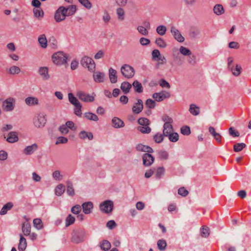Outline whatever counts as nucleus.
I'll return each mask as SVG.
<instances>
[{
  "label": "nucleus",
  "instance_id": "nucleus-1",
  "mask_svg": "<svg viewBox=\"0 0 251 251\" xmlns=\"http://www.w3.org/2000/svg\"><path fill=\"white\" fill-rule=\"evenodd\" d=\"M72 242L78 244L84 241L86 233L84 229L78 228L74 229L71 233Z\"/></svg>",
  "mask_w": 251,
  "mask_h": 251
},
{
  "label": "nucleus",
  "instance_id": "nucleus-2",
  "mask_svg": "<svg viewBox=\"0 0 251 251\" xmlns=\"http://www.w3.org/2000/svg\"><path fill=\"white\" fill-rule=\"evenodd\" d=\"M68 98L69 101L71 104L74 105L75 107V114L78 117H81V108L82 105L78 100L75 97L73 93H69L68 94Z\"/></svg>",
  "mask_w": 251,
  "mask_h": 251
},
{
  "label": "nucleus",
  "instance_id": "nucleus-3",
  "mask_svg": "<svg viewBox=\"0 0 251 251\" xmlns=\"http://www.w3.org/2000/svg\"><path fill=\"white\" fill-rule=\"evenodd\" d=\"M67 54L62 51L57 52L52 55V61L57 65H61L67 63Z\"/></svg>",
  "mask_w": 251,
  "mask_h": 251
},
{
  "label": "nucleus",
  "instance_id": "nucleus-4",
  "mask_svg": "<svg viewBox=\"0 0 251 251\" xmlns=\"http://www.w3.org/2000/svg\"><path fill=\"white\" fill-rule=\"evenodd\" d=\"M121 72L122 75L127 79L132 78L135 74L134 68L127 64H124L121 67Z\"/></svg>",
  "mask_w": 251,
  "mask_h": 251
},
{
  "label": "nucleus",
  "instance_id": "nucleus-5",
  "mask_svg": "<svg viewBox=\"0 0 251 251\" xmlns=\"http://www.w3.org/2000/svg\"><path fill=\"white\" fill-rule=\"evenodd\" d=\"M80 64L82 66L87 67L89 71H94L96 68L94 61L89 57H83L80 61Z\"/></svg>",
  "mask_w": 251,
  "mask_h": 251
},
{
  "label": "nucleus",
  "instance_id": "nucleus-6",
  "mask_svg": "<svg viewBox=\"0 0 251 251\" xmlns=\"http://www.w3.org/2000/svg\"><path fill=\"white\" fill-rule=\"evenodd\" d=\"M114 208L113 202L110 200H106L101 203L100 205V210L105 213H111Z\"/></svg>",
  "mask_w": 251,
  "mask_h": 251
},
{
  "label": "nucleus",
  "instance_id": "nucleus-7",
  "mask_svg": "<svg viewBox=\"0 0 251 251\" xmlns=\"http://www.w3.org/2000/svg\"><path fill=\"white\" fill-rule=\"evenodd\" d=\"M64 10H65V7L61 6L55 11L54 19L56 22L59 23L65 19L66 15H65Z\"/></svg>",
  "mask_w": 251,
  "mask_h": 251
},
{
  "label": "nucleus",
  "instance_id": "nucleus-8",
  "mask_svg": "<svg viewBox=\"0 0 251 251\" xmlns=\"http://www.w3.org/2000/svg\"><path fill=\"white\" fill-rule=\"evenodd\" d=\"M76 96L78 97L79 100L85 102H93L95 100L93 96L81 91L77 92Z\"/></svg>",
  "mask_w": 251,
  "mask_h": 251
},
{
  "label": "nucleus",
  "instance_id": "nucleus-9",
  "mask_svg": "<svg viewBox=\"0 0 251 251\" xmlns=\"http://www.w3.org/2000/svg\"><path fill=\"white\" fill-rule=\"evenodd\" d=\"M14 99L10 98L5 100L2 103V108L4 111H10L14 109Z\"/></svg>",
  "mask_w": 251,
  "mask_h": 251
},
{
  "label": "nucleus",
  "instance_id": "nucleus-10",
  "mask_svg": "<svg viewBox=\"0 0 251 251\" xmlns=\"http://www.w3.org/2000/svg\"><path fill=\"white\" fill-rule=\"evenodd\" d=\"M168 121L166 122L164 124V129L163 131V133H164V135H167L169 133L173 131V127L172 125V123H173V119L171 117L167 116Z\"/></svg>",
  "mask_w": 251,
  "mask_h": 251
},
{
  "label": "nucleus",
  "instance_id": "nucleus-11",
  "mask_svg": "<svg viewBox=\"0 0 251 251\" xmlns=\"http://www.w3.org/2000/svg\"><path fill=\"white\" fill-rule=\"evenodd\" d=\"M143 163L144 166H150L154 162V158L150 153H145L142 156Z\"/></svg>",
  "mask_w": 251,
  "mask_h": 251
},
{
  "label": "nucleus",
  "instance_id": "nucleus-12",
  "mask_svg": "<svg viewBox=\"0 0 251 251\" xmlns=\"http://www.w3.org/2000/svg\"><path fill=\"white\" fill-rule=\"evenodd\" d=\"M171 32L173 34L175 39L178 42L182 43L184 41V38L182 36L178 30L174 26H172L171 29Z\"/></svg>",
  "mask_w": 251,
  "mask_h": 251
},
{
  "label": "nucleus",
  "instance_id": "nucleus-13",
  "mask_svg": "<svg viewBox=\"0 0 251 251\" xmlns=\"http://www.w3.org/2000/svg\"><path fill=\"white\" fill-rule=\"evenodd\" d=\"M143 101L141 99L137 100V102L132 107V111L134 114L140 113L143 109Z\"/></svg>",
  "mask_w": 251,
  "mask_h": 251
},
{
  "label": "nucleus",
  "instance_id": "nucleus-14",
  "mask_svg": "<svg viewBox=\"0 0 251 251\" xmlns=\"http://www.w3.org/2000/svg\"><path fill=\"white\" fill-rule=\"evenodd\" d=\"M137 151L151 153L153 152V149L149 146L144 145L142 144H138L136 147Z\"/></svg>",
  "mask_w": 251,
  "mask_h": 251
},
{
  "label": "nucleus",
  "instance_id": "nucleus-15",
  "mask_svg": "<svg viewBox=\"0 0 251 251\" xmlns=\"http://www.w3.org/2000/svg\"><path fill=\"white\" fill-rule=\"evenodd\" d=\"M46 123V119L44 116L39 114L37 120L34 121L35 126L38 127H43Z\"/></svg>",
  "mask_w": 251,
  "mask_h": 251
},
{
  "label": "nucleus",
  "instance_id": "nucleus-16",
  "mask_svg": "<svg viewBox=\"0 0 251 251\" xmlns=\"http://www.w3.org/2000/svg\"><path fill=\"white\" fill-rule=\"evenodd\" d=\"M19 140L18 134L16 131H11L8 134V137L6 141L10 143H14L17 142Z\"/></svg>",
  "mask_w": 251,
  "mask_h": 251
},
{
  "label": "nucleus",
  "instance_id": "nucleus-17",
  "mask_svg": "<svg viewBox=\"0 0 251 251\" xmlns=\"http://www.w3.org/2000/svg\"><path fill=\"white\" fill-rule=\"evenodd\" d=\"M113 126L116 128L123 127L125 126L124 122L119 118L115 117L112 120Z\"/></svg>",
  "mask_w": 251,
  "mask_h": 251
},
{
  "label": "nucleus",
  "instance_id": "nucleus-18",
  "mask_svg": "<svg viewBox=\"0 0 251 251\" xmlns=\"http://www.w3.org/2000/svg\"><path fill=\"white\" fill-rule=\"evenodd\" d=\"M82 207L83 212L86 214H88L91 212V209L93 207V204L92 202L88 201L83 203Z\"/></svg>",
  "mask_w": 251,
  "mask_h": 251
},
{
  "label": "nucleus",
  "instance_id": "nucleus-19",
  "mask_svg": "<svg viewBox=\"0 0 251 251\" xmlns=\"http://www.w3.org/2000/svg\"><path fill=\"white\" fill-rule=\"evenodd\" d=\"M109 77L112 83H115L117 82V71L112 68L109 69Z\"/></svg>",
  "mask_w": 251,
  "mask_h": 251
},
{
  "label": "nucleus",
  "instance_id": "nucleus-20",
  "mask_svg": "<svg viewBox=\"0 0 251 251\" xmlns=\"http://www.w3.org/2000/svg\"><path fill=\"white\" fill-rule=\"evenodd\" d=\"M39 73L44 79L47 80L50 77L48 73V68L46 67H40L39 69Z\"/></svg>",
  "mask_w": 251,
  "mask_h": 251
},
{
  "label": "nucleus",
  "instance_id": "nucleus-21",
  "mask_svg": "<svg viewBox=\"0 0 251 251\" xmlns=\"http://www.w3.org/2000/svg\"><path fill=\"white\" fill-rule=\"evenodd\" d=\"M20 239L18 245V250L19 251H24L27 246V243L26 239L24 237L22 234L20 235Z\"/></svg>",
  "mask_w": 251,
  "mask_h": 251
},
{
  "label": "nucleus",
  "instance_id": "nucleus-22",
  "mask_svg": "<svg viewBox=\"0 0 251 251\" xmlns=\"http://www.w3.org/2000/svg\"><path fill=\"white\" fill-rule=\"evenodd\" d=\"M37 148V145L34 143L31 146L26 147L24 150V153L26 155H30L33 153Z\"/></svg>",
  "mask_w": 251,
  "mask_h": 251
},
{
  "label": "nucleus",
  "instance_id": "nucleus-23",
  "mask_svg": "<svg viewBox=\"0 0 251 251\" xmlns=\"http://www.w3.org/2000/svg\"><path fill=\"white\" fill-rule=\"evenodd\" d=\"M64 12L66 16L73 15L76 11V6L75 5H71L67 8L65 7Z\"/></svg>",
  "mask_w": 251,
  "mask_h": 251
},
{
  "label": "nucleus",
  "instance_id": "nucleus-24",
  "mask_svg": "<svg viewBox=\"0 0 251 251\" xmlns=\"http://www.w3.org/2000/svg\"><path fill=\"white\" fill-rule=\"evenodd\" d=\"M22 229L24 234L26 236H28L30 234V224L28 222L24 223L22 224Z\"/></svg>",
  "mask_w": 251,
  "mask_h": 251
},
{
  "label": "nucleus",
  "instance_id": "nucleus-25",
  "mask_svg": "<svg viewBox=\"0 0 251 251\" xmlns=\"http://www.w3.org/2000/svg\"><path fill=\"white\" fill-rule=\"evenodd\" d=\"M132 85L127 81L123 82L121 85V89L125 94H127L129 92Z\"/></svg>",
  "mask_w": 251,
  "mask_h": 251
},
{
  "label": "nucleus",
  "instance_id": "nucleus-26",
  "mask_svg": "<svg viewBox=\"0 0 251 251\" xmlns=\"http://www.w3.org/2000/svg\"><path fill=\"white\" fill-rule=\"evenodd\" d=\"M79 137L81 139H85L88 138L89 140H92L93 139V135L92 132L83 130L79 133Z\"/></svg>",
  "mask_w": 251,
  "mask_h": 251
},
{
  "label": "nucleus",
  "instance_id": "nucleus-27",
  "mask_svg": "<svg viewBox=\"0 0 251 251\" xmlns=\"http://www.w3.org/2000/svg\"><path fill=\"white\" fill-rule=\"evenodd\" d=\"M93 77L95 82L97 83H100L104 81V74L101 72H98L94 73Z\"/></svg>",
  "mask_w": 251,
  "mask_h": 251
},
{
  "label": "nucleus",
  "instance_id": "nucleus-28",
  "mask_svg": "<svg viewBox=\"0 0 251 251\" xmlns=\"http://www.w3.org/2000/svg\"><path fill=\"white\" fill-rule=\"evenodd\" d=\"M67 185V193L70 196H74L75 195V190L73 188V183L68 180L66 182Z\"/></svg>",
  "mask_w": 251,
  "mask_h": 251
},
{
  "label": "nucleus",
  "instance_id": "nucleus-29",
  "mask_svg": "<svg viewBox=\"0 0 251 251\" xmlns=\"http://www.w3.org/2000/svg\"><path fill=\"white\" fill-rule=\"evenodd\" d=\"M38 42L42 48H46L47 47L48 41L45 34H42L39 36Z\"/></svg>",
  "mask_w": 251,
  "mask_h": 251
},
{
  "label": "nucleus",
  "instance_id": "nucleus-30",
  "mask_svg": "<svg viewBox=\"0 0 251 251\" xmlns=\"http://www.w3.org/2000/svg\"><path fill=\"white\" fill-rule=\"evenodd\" d=\"M132 86L134 88L135 92L141 93L143 91L142 85L140 82L137 80H135L132 83Z\"/></svg>",
  "mask_w": 251,
  "mask_h": 251
},
{
  "label": "nucleus",
  "instance_id": "nucleus-31",
  "mask_svg": "<svg viewBox=\"0 0 251 251\" xmlns=\"http://www.w3.org/2000/svg\"><path fill=\"white\" fill-rule=\"evenodd\" d=\"M13 206V204L11 202H8L6 203L0 211V214L1 215H5L6 214L8 210L11 209V208Z\"/></svg>",
  "mask_w": 251,
  "mask_h": 251
},
{
  "label": "nucleus",
  "instance_id": "nucleus-32",
  "mask_svg": "<svg viewBox=\"0 0 251 251\" xmlns=\"http://www.w3.org/2000/svg\"><path fill=\"white\" fill-rule=\"evenodd\" d=\"M65 186L62 184L58 185L55 189V193L58 196H61L65 192Z\"/></svg>",
  "mask_w": 251,
  "mask_h": 251
},
{
  "label": "nucleus",
  "instance_id": "nucleus-33",
  "mask_svg": "<svg viewBox=\"0 0 251 251\" xmlns=\"http://www.w3.org/2000/svg\"><path fill=\"white\" fill-rule=\"evenodd\" d=\"M165 136H168L169 140L172 142H176L179 139V135L177 132H170Z\"/></svg>",
  "mask_w": 251,
  "mask_h": 251
},
{
  "label": "nucleus",
  "instance_id": "nucleus-34",
  "mask_svg": "<svg viewBox=\"0 0 251 251\" xmlns=\"http://www.w3.org/2000/svg\"><path fill=\"white\" fill-rule=\"evenodd\" d=\"M25 101L28 105H35L38 104V100L36 98L29 97L25 99Z\"/></svg>",
  "mask_w": 251,
  "mask_h": 251
},
{
  "label": "nucleus",
  "instance_id": "nucleus-35",
  "mask_svg": "<svg viewBox=\"0 0 251 251\" xmlns=\"http://www.w3.org/2000/svg\"><path fill=\"white\" fill-rule=\"evenodd\" d=\"M232 73V74L235 76H238L242 70V68L241 66L236 65L235 68H234L233 66L230 67L229 69Z\"/></svg>",
  "mask_w": 251,
  "mask_h": 251
},
{
  "label": "nucleus",
  "instance_id": "nucleus-36",
  "mask_svg": "<svg viewBox=\"0 0 251 251\" xmlns=\"http://www.w3.org/2000/svg\"><path fill=\"white\" fill-rule=\"evenodd\" d=\"M189 111L193 115L197 116L200 114V108L194 104H191L190 105Z\"/></svg>",
  "mask_w": 251,
  "mask_h": 251
},
{
  "label": "nucleus",
  "instance_id": "nucleus-37",
  "mask_svg": "<svg viewBox=\"0 0 251 251\" xmlns=\"http://www.w3.org/2000/svg\"><path fill=\"white\" fill-rule=\"evenodd\" d=\"M100 247L102 250L107 251L111 248V244L108 241L103 240L100 243Z\"/></svg>",
  "mask_w": 251,
  "mask_h": 251
},
{
  "label": "nucleus",
  "instance_id": "nucleus-38",
  "mask_svg": "<svg viewBox=\"0 0 251 251\" xmlns=\"http://www.w3.org/2000/svg\"><path fill=\"white\" fill-rule=\"evenodd\" d=\"M215 14L217 15H220L224 13L223 6L221 4H216L213 8Z\"/></svg>",
  "mask_w": 251,
  "mask_h": 251
},
{
  "label": "nucleus",
  "instance_id": "nucleus-39",
  "mask_svg": "<svg viewBox=\"0 0 251 251\" xmlns=\"http://www.w3.org/2000/svg\"><path fill=\"white\" fill-rule=\"evenodd\" d=\"M157 245L160 251H164L167 247V243L164 239H159L157 242Z\"/></svg>",
  "mask_w": 251,
  "mask_h": 251
},
{
  "label": "nucleus",
  "instance_id": "nucleus-40",
  "mask_svg": "<svg viewBox=\"0 0 251 251\" xmlns=\"http://www.w3.org/2000/svg\"><path fill=\"white\" fill-rule=\"evenodd\" d=\"M84 117L88 120L98 121L99 120L98 117L95 114L91 112H87L84 114Z\"/></svg>",
  "mask_w": 251,
  "mask_h": 251
},
{
  "label": "nucleus",
  "instance_id": "nucleus-41",
  "mask_svg": "<svg viewBox=\"0 0 251 251\" xmlns=\"http://www.w3.org/2000/svg\"><path fill=\"white\" fill-rule=\"evenodd\" d=\"M75 218L71 214H69L65 220L66 227L73 225L75 222Z\"/></svg>",
  "mask_w": 251,
  "mask_h": 251
},
{
  "label": "nucleus",
  "instance_id": "nucleus-42",
  "mask_svg": "<svg viewBox=\"0 0 251 251\" xmlns=\"http://www.w3.org/2000/svg\"><path fill=\"white\" fill-rule=\"evenodd\" d=\"M33 224L34 226L38 229H41L43 227V224L42 220L39 218H36L34 219Z\"/></svg>",
  "mask_w": 251,
  "mask_h": 251
},
{
  "label": "nucleus",
  "instance_id": "nucleus-43",
  "mask_svg": "<svg viewBox=\"0 0 251 251\" xmlns=\"http://www.w3.org/2000/svg\"><path fill=\"white\" fill-rule=\"evenodd\" d=\"M164 136H165L164 133L163 134L157 133L153 136V139L155 143H160L163 141Z\"/></svg>",
  "mask_w": 251,
  "mask_h": 251
},
{
  "label": "nucleus",
  "instance_id": "nucleus-44",
  "mask_svg": "<svg viewBox=\"0 0 251 251\" xmlns=\"http://www.w3.org/2000/svg\"><path fill=\"white\" fill-rule=\"evenodd\" d=\"M201 234L202 237H207L209 235V228L206 226H202L201 228Z\"/></svg>",
  "mask_w": 251,
  "mask_h": 251
},
{
  "label": "nucleus",
  "instance_id": "nucleus-45",
  "mask_svg": "<svg viewBox=\"0 0 251 251\" xmlns=\"http://www.w3.org/2000/svg\"><path fill=\"white\" fill-rule=\"evenodd\" d=\"M34 16L36 18L43 17L44 16V12L41 7L34 8L33 10Z\"/></svg>",
  "mask_w": 251,
  "mask_h": 251
},
{
  "label": "nucleus",
  "instance_id": "nucleus-46",
  "mask_svg": "<svg viewBox=\"0 0 251 251\" xmlns=\"http://www.w3.org/2000/svg\"><path fill=\"white\" fill-rule=\"evenodd\" d=\"M246 147V145L245 143H236L233 146V150L235 152H239L245 148Z\"/></svg>",
  "mask_w": 251,
  "mask_h": 251
},
{
  "label": "nucleus",
  "instance_id": "nucleus-47",
  "mask_svg": "<svg viewBox=\"0 0 251 251\" xmlns=\"http://www.w3.org/2000/svg\"><path fill=\"white\" fill-rule=\"evenodd\" d=\"M180 132L184 135H189L191 134L190 128L189 126H183L180 128Z\"/></svg>",
  "mask_w": 251,
  "mask_h": 251
},
{
  "label": "nucleus",
  "instance_id": "nucleus-48",
  "mask_svg": "<svg viewBox=\"0 0 251 251\" xmlns=\"http://www.w3.org/2000/svg\"><path fill=\"white\" fill-rule=\"evenodd\" d=\"M48 42L49 46L51 48H56L57 42L54 36L50 37L49 39Z\"/></svg>",
  "mask_w": 251,
  "mask_h": 251
},
{
  "label": "nucleus",
  "instance_id": "nucleus-49",
  "mask_svg": "<svg viewBox=\"0 0 251 251\" xmlns=\"http://www.w3.org/2000/svg\"><path fill=\"white\" fill-rule=\"evenodd\" d=\"M138 123L143 126H147L150 125V121L146 118H140L138 120Z\"/></svg>",
  "mask_w": 251,
  "mask_h": 251
},
{
  "label": "nucleus",
  "instance_id": "nucleus-50",
  "mask_svg": "<svg viewBox=\"0 0 251 251\" xmlns=\"http://www.w3.org/2000/svg\"><path fill=\"white\" fill-rule=\"evenodd\" d=\"M155 43L157 45L161 48H164L167 46V44L165 41L162 38H156L155 40Z\"/></svg>",
  "mask_w": 251,
  "mask_h": 251
},
{
  "label": "nucleus",
  "instance_id": "nucleus-51",
  "mask_svg": "<svg viewBox=\"0 0 251 251\" xmlns=\"http://www.w3.org/2000/svg\"><path fill=\"white\" fill-rule=\"evenodd\" d=\"M137 129L143 133H149L151 131V128L147 126H139L137 127Z\"/></svg>",
  "mask_w": 251,
  "mask_h": 251
},
{
  "label": "nucleus",
  "instance_id": "nucleus-52",
  "mask_svg": "<svg viewBox=\"0 0 251 251\" xmlns=\"http://www.w3.org/2000/svg\"><path fill=\"white\" fill-rule=\"evenodd\" d=\"M200 33V31L198 28H193L191 29L189 32V35L191 38H196Z\"/></svg>",
  "mask_w": 251,
  "mask_h": 251
},
{
  "label": "nucleus",
  "instance_id": "nucleus-53",
  "mask_svg": "<svg viewBox=\"0 0 251 251\" xmlns=\"http://www.w3.org/2000/svg\"><path fill=\"white\" fill-rule=\"evenodd\" d=\"M21 71L19 67L16 66H13L10 67L8 71V73L11 75L18 74Z\"/></svg>",
  "mask_w": 251,
  "mask_h": 251
},
{
  "label": "nucleus",
  "instance_id": "nucleus-54",
  "mask_svg": "<svg viewBox=\"0 0 251 251\" xmlns=\"http://www.w3.org/2000/svg\"><path fill=\"white\" fill-rule=\"evenodd\" d=\"M166 27L164 25H159L156 28L157 33L161 36L164 35L166 33Z\"/></svg>",
  "mask_w": 251,
  "mask_h": 251
},
{
  "label": "nucleus",
  "instance_id": "nucleus-55",
  "mask_svg": "<svg viewBox=\"0 0 251 251\" xmlns=\"http://www.w3.org/2000/svg\"><path fill=\"white\" fill-rule=\"evenodd\" d=\"M180 52L185 56H190L191 55L192 52L191 50L187 48L181 46L179 49Z\"/></svg>",
  "mask_w": 251,
  "mask_h": 251
},
{
  "label": "nucleus",
  "instance_id": "nucleus-56",
  "mask_svg": "<svg viewBox=\"0 0 251 251\" xmlns=\"http://www.w3.org/2000/svg\"><path fill=\"white\" fill-rule=\"evenodd\" d=\"M169 155L165 151L161 150L158 151V157L161 160H167L168 158Z\"/></svg>",
  "mask_w": 251,
  "mask_h": 251
},
{
  "label": "nucleus",
  "instance_id": "nucleus-57",
  "mask_svg": "<svg viewBox=\"0 0 251 251\" xmlns=\"http://www.w3.org/2000/svg\"><path fill=\"white\" fill-rule=\"evenodd\" d=\"M79 2L88 9L92 7V3L89 0H78Z\"/></svg>",
  "mask_w": 251,
  "mask_h": 251
},
{
  "label": "nucleus",
  "instance_id": "nucleus-58",
  "mask_svg": "<svg viewBox=\"0 0 251 251\" xmlns=\"http://www.w3.org/2000/svg\"><path fill=\"white\" fill-rule=\"evenodd\" d=\"M146 106L150 109L153 108L156 105V103L154 100L151 99H148L146 100L145 103Z\"/></svg>",
  "mask_w": 251,
  "mask_h": 251
},
{
  "label": "nucleus",
  "instance_id": "nucleus-59",
  "mask_svg": "<svg viewBox=\"0 0 251 251\" xmlns=\"http://www.w3.org/2000/svg\"><path fill=\"white\" fill-rule=\"evenodd\" d=\"M152 59L154 60H156L161 56L160 52L158 50L155 49L152 50L151 52Z\"/></svg>",
  "mask_w": 251,
  "mask_h": 251
},
{
  "label": "nucleus",
  "instance_id": "nucleus-60",
  "mask_svg": "<svg viewBox=\"0 0 251 251\" xmlns=\"http://www.w3.org/2000/svg\"><path fill=\"white\" fill-rule=\"evenodd\" d=\"M229 134L233 137H239L240 133L238 131H236L233 127H230L229 129Z\"/></svg>",
  "mask_w": 251,
  "mask_h": 251
},
{
  "label": "nucleus",
  "instance_id": "nucleus-61",
  "mask_svg": "<svg viewBox=\"0 0 251 251\" xmlns=\"http://www.w3.org/2000/svg\"><path fill=\"white\" fill-rule=\"evenodd\" d=\"M178 194L182 197H186L188 195L189 192L184 187H182L178 189Z\"/></svg>",
  "mask_w": 251,
  "mask_h": 251
},
{
  "label": "nucleus",
  "instance_id": "nucleus-62",
  "mask_svg": "<svg viewBox=\"0 0 251 251\" xmlns=\"http://www.w3.org/2000/svg\"><path fill=\"white\" fill-rule=\"evenodd\" d=\"M117 14L118 16L119 19L121 20H123L124 19V15L125 14V12L122 8L120 7L117 9Z\"/></svg>",
  "mask_w": 251,
  "mask_h": 251
},
{
  "label": "nucleus",
  "instance_id": "nucleus-63",
  "mask_svg": "<svg viewBox=\"0 0 251 251\" xmlns=\"http://www.w3.org/2000/svg\"><path fill=\"white\" fill-rule=\"evenodd\" d=\"M165 172V169L163 167H159L157 168L156 173V177L157 178H160L161 176L164 174Z\"/></svg>",
  "mask_w": 251,
  "mask_h": 251
},
{
  "label": "nucleus",
  "instance_id": "nucleus-64",
  "mask_svg": "<svg viewBox=\"0 0 251 251\" xmlns=\"http://www.w3.org/2000/svg\"><path fill=\"white\" fill-rule=\"evenodd\" d=\"M81 210V207L79 205H75L71 209V212L75 214H78Z\"/></svg>",
  "mask_w": 251,
  "mask_h": 251
}]
</instances>
